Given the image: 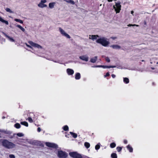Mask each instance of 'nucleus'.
I'll return each mask as SVG.
<instances>
[{
	"mask_svg": "<svg viewBox=\"0 0 158 158\" xmlns=\"http://www.w3.org/2000/svg\"><path fill=\"white\" fill-rule=\"evenodd\" d=\"M63 128V130L65 131H67L69 129V127L67 125L64 126Z\"/></svg>",
	"mask_w": 158,
	"mask_h": 158,
	"instance_id": "31",
	"label": "nucleus"
},
{
	"mask_svg": "<svg viewBox=\"0 0 158 158\" xmlns=\"http://www.w3.org/2000/svg\"><path fill=\"white\" fill-rule=\"evenodd\" d=\"M70 133L72 135L73 137H74V138H76L77 137V135L76 134L71 132H70Z\"/></svg>",
	"mask_w": 158,
	"mask_h": 158,
	"instance_id": "25",
	"label": "nucleus"
},
{
	"mask_svg": "<svg viewBox=\"0 0 158 158\" xmlns=\"http://www.w3.org/2000/svg\"><path fill=\"white\" fill-rule=\"evenodd\" d=\"M110 74L109 73H107L105 75H104V77H106L107 76H109Z\"/></svg>",
	"mask_w": 158,
	"mask_h": 158,
	"instance_id": "37",
	"label": "nucleus"
},
{
	"mask_svg": "<svg viewBox=\"0 0 158 158\" xmlns=\"http://www.w3.org/2000/svg\"><path fill=\"white\" fill-rule=\"evenodd\" d=\"M134 13V11H131V13L132 14H133V13Z\"/></svg>",
	"mask_w": 158,
	"mask_h": 158,
	"instance_id": "48",
	"label": "nucleus"
},
{
	"mask_svg": "<svg viewBox=\"0 0 158 158\" xmlns=\"http://www.w3.org/2000/svg\"><path fill=\"white\" fill-rule=\"evenodd\" d=\"M66 71L68 75H73L74 73L73 70L70 69H68Z\"/></svg>",
	"mask_w": 158,
	"mask_h": 158,
	"instance_id": "12",
	"label": "nucleus"
},
{
	"mask_svg": "<svg viewBox=\"0 0 158 158\" xmlns=\"http://www.w3.org/2000/svg\"><path fill=\"white\" fill-rule=\"evenodd\" d=\"M99 37V36L98 35H89V39H91L93 40H97V38Z\"/></svg>",
	"mask_w": 158,
	"mask_h": 158,
	"instance_id": "13",
	"label": "nucleus"
},
{
	"mask_svg": "<svg viewBox=\"0 0 158 158\" xmlns=\"http://www.w3.org/2000/svg\"><path fill=\"white\" fill-rule=\"evenodd\" d=\"M112 68V66H108V68Z\"/></svg>",
	"mask_w": 158,
	"mask_h": 158,
	"instance_id": "46",
	"label": "nucleus"
},
{
	"mask_svg": "<svg viewBox=\"0 0 158 158\" xmlns=\"http://www.w3.org/2000/svg\"><path fill=\"white\" fill-rule=\"evenodd\" d=\"M58 156L60 158H66L68 156V154L61 151H59L58 152Z\"/></svg>",
	"mask_w": 158,
	"mask_h": 158,
	"instance_id": "5",
	"label": "nucleus"
},
{
	"mask_svg": "<svg viewBox=\"0 0 158 158\" xmlns=\"http://www.w3.org/2000/svg\"><path fill=\"white\" fill-rule=\"evenodd\" d=\"M96 42L104 47H108L110 43L107 39L104 37H100L96 40Z\"/></svg>",
	"mask_w": 158,
	"mask_h": 158,
	"instance_id": "1",
	"label": "nucleus"
},
{
	"mask_svg": "<svg viewBox=\"0 0 158 158\" xmlns=\"http://www.w3.org/2000/svg\"><path fill=\"white\" fill-rule=\"evenodd\" d=\"M9 156L10 158H15V155L13 154L10 155Z\"/></svg>",
	"mask_w": 158,
	"mask_h": 158,
	"instance_id": "35",
	"label": "nucleus"
},
{
	"mask_svg": "<svg viewBox=\"0 0 158 158\" xmlns=\"http://www.w3.org/2000/svg\"><path fill=\"white\" fill-rule=\"evenodd\" d=\"M97 60V56H95L94 57L90 59V61L91 62L94 63L96 62Z\"/></svg>",
	"mask_w": 158,
	"mask_h": 158,
	"instance_id": "15",
	"label": "nucleus"
},
{
	"mask_svg": "<svg viewBox=\"0 0 158 158\" xmlns=\"http://www.w3.org/2000/svg\"><path fill=\"white\" fill-rule=\"evenodd\" d=\"M110 47L114 49H119L121 48L120 46L117 45H113Z\"/></svg>",
	"mask_w": 158,
	"mask_h": 158,
	"instance_id": "14",
	"label": "nucleus"
},
{
	"mask_svg": "<svg viewBox=\"0 0 158 158\" xmlns=\"http://www.w3.org/2000/svg\"><path fill=\"white\" fill-rule=\"evenodd\" d=\"M123 81L126 83L127 84L129 82V80L127 78H124L123 79Z\"/></svg>",
	"mask_w": 158,
	"mask_h": 158,
	"instance_id": "26",
	"label": "nucleus"
},
{
	"mask_svg": "<svg viewBox=\"0 0 158 158\" xmlns=\"http://www.w3.org/2000/svg\"><path fill=\"white\" fill-rule=\"evenodd\" d=\"M116 149H117V151L119 152H120L121 151V150L122 149V148L121 147H117Z\"/></svg>",
	"mask_w": 158,
	"mask_h": 158,
	"instance_id": "33",
	"label": "nucleus"
},
{
	"mask_svg": "<svg viewBox=\"0 0 158 158\" xmlns=\"http://www.w3.org/2000/svg\"><path fill=\"white\" fill-rule=\"evenodd\" d=\"M102 67L103 68H104V69L108 68V66L102 65Z\"/></svg>",
	"mask_w": 158,
	"mask_h": 158,
	"instance_id": "39",
	"label": "nucleus"
},
{
	"mask_svg": "<svg viewBox=\"0 0 158 158\" xmlns=\"http://www.w3.org/2000/svg\"><path fill=\"white\" fill-rule=\"evenodd\" d=\"M16 27L19 28V29H20L23 31L24 32L25 31V29L23 27H22L21 25H16Z\"/></svg>",
	"mask_w": 158,
	"mask_h": 158,
	"instance_id": "21",
	"label": "nucleus"
},
{
	"mask_svg": "<svg viewBox=\"0 0 158 158\" xmlns=\"http://www.w3.org/2000/svg\"><path fill=\"white\" fill-rule=\"evenodd\" d=\"M79 58L81 60L85 61H88L89 59L88 57L86 55H83L80 56Z\"/></svg>",
	"mask_w": 158,
	"mask_h": 158,
	"instance_id": "11",
	"label": "nucleus"
},
{
	"mask_svg": "<svg viewBox=\"0 0 158 158\" xmlns=\"http://www.w3.org/2000/svg\"><path fill=\"white\" fill-rule=\"evenodd\" d=\"M25 44L26 45L27 47H29H29H30V45H28L27 43H26Z\"/></svg>",
	"mask_w": 158,
	"mask_h": 158,
	"instance_id": "45",
	"label": "nucleus"
},
{
	"mask_svg": "<svg viewBox=\"0 0 158 158\" xmlns=\"http://www.w3.org/2000/svg\"><path fill=\"white\" fill-rule=\"evenodd\" d=\"M81 75L79 73H77L75 75V78L76 80H79L80 78Z\"/></svg>",
	"mask_w": 158,
	"mask_h": 158,
	"instance_id": "18",
	"label": "nucleus"
},
{
	"mask_svg": "<svg viewBox=\"0 0 158 158\" xmlns=\"http://www.w3.org/2000/svg\"><path fill=\"white\" fill-rule=\"evenodd\" d=\"M14 126L17 129H19L21 127L20 124L19 123H16L14 125Z\"/></svg>",
	"mask_w": 158,
	"mask_h": 158,
	"instance_id": "27",
	"label": "nucleus"
},
{
	"mask_svg": "<svg viewBox=\"0 0 158 158\" xmlns=\"http://www.w3.org/2000/svg\"><path fill=\"white\" fill-rule=\"evenodd\" d=\"M45 144L47 146L50 148H56L57 147V145L53 143L46 142Z\"/></svg>",
	"mask_w": 158,
	"mask_h": 158,
	"instance_id": "9",
	"label": "nucleus"
},
{
	"mask_svg": "<svg viewBox=\"0 0 158 158\" xmlns=\"http://www.w3.org/2000/svg\"><path fill=\"white\" fill-rule=\"evenodd\" d=\"M28 43L31 45L30 46V47L29 48L33 49L32 47H34L35 48H37L38 49H42V47L40 45L38 44H37L35 43L32 41H29L28 42Z\"/></svg>",
	"mask_w": 158,
	"mask_h": 158,
	"instance_id": "4",
	"label": "nucleus"
},
{
	"mask_svg": "<svg viewBox=\"0 0 158 158\" xmlns=\"http://www.w3.org/2000/svg\"><path fill=\"white\" fill-rule=\"evenodd\" d=\"M55 4V3L54 2L50 3L49 4V7L51 9L53 8Z\"/></svg>",
	"mask_w": 158,
	"mask_h": 158,
	"instance_id": "19",
	"label": "nucleus"
},
{
	"mask_svg": "<svg viewBox=\"0 0 158 158\" xmlns=\"http://www.w3.org/2000/svg\"><path fill=\"white\" fill-rule=\"evenodd\" d=\"M112 68H116V66H112Z\"/></svg>",
	"mask_w": 158,
	"mask_h": 158,
	"instance_id": "47",
	"label": "nucleus"
},
{
	"mask_svg": "<svg viewBox=\"0 0 158 158\" xmlns=\"http://www.w3.org/2000/svg\"><path fill=\"white\" fill-rule=\"evenodd\" d=\"M0 21L2 23H4L6 25H8L9 24V23L8 21L4 20L1 16H0Z\"/></svg>",
	"mask_w": 158,
	"mask_h": 158,
	"instance_id": "16",
	"label": "nucleus"
},
{
	"mask_svg": "<svg viewBox=\"0 0 158 158\" xmlns=\"http://www.w3.org/2000/svg\"><path fill=\"white\" fill-rule=\"evenodd\" d=\"M102 6V4H101L100 5V6Z\"/></svg>",
	"mask_w": 158,
	"mask_h": 158,
	"instance_id": "49",
	"label": "nucleus"
},
{
	"mask_svg": "<svg viewBox=\"0 0 158 158\" xmlns=\"http://www.w3.org/2000/svg\"><path fill=\"white\" fill-rule=\"evenodd\" d=\"M5 10L6 11L9 12L10 13H14V12L12 11L10 8H6L5 9Z\"/></svg>",
	"mask_w": 158,
	"mask_h": 158,
	"instance_id": "23",
	"label": "nucleus"
},
{
	"mask_svg": "<svg viewBox=\"0 0 158 158\" xmlns=\"http://www.w3.org/2000/svg\"><path fill=\"white\" fill-rule=\"evenodd\" d=\"M84 146L87 148H89L90 146V144L88 142H85L84 143Z\"/></svg>",
	"mask_w": 158,
	"mask_h": 158,
	"instance_id": "22",
	"label": "nucleus"
},
{
	"mask_svg": "<svg viewBox=\"0 0 158 158\" xmlns=\"http://www.w3.org/2000/svg\"><path fill=\"white\" fill-rule=\"evenodd\" d=\"M59 30L60 32L62 35L65 36L68 39H70V37L69 35L66 33L65 31L61 28L60 27L59 28Z\"/></svg>",
	"mask_w": 158,
	"mask_h": 158,
	"instance_id": "7",
	"label": "nucleus"
},
{
	"mask_svg": "<svg viewBox=\"0 0 158 158\" xmlns=\"http://www.w3.org/2000/svg\"><path fill=\"white\" fill-rule=\"evenodd\" d=\"M100 143H99L98 144L96 145L95 146V149L96 150L99 149L100 148Z\"/></svg>",
	"mask_w": 158,
	"mask_h": 158,
	"instance_id": "30",
	"label": "nucleus"
},
{
	"mask_svg": "<svg viewBox=\"0 0 158 158\" xmlns=\"http://www.w3.org/2000/svg\"><path fill=\"white\" fill-rule=\"evenodd\" d=\"M111 157L112 158H117V156L115 153H113L111 154Z\"/></svg>",
	"mask_w": 158,
	"mask_h": 158,
	"instance_id": "29",
	"label": "nucleus"
},
{
	"mask_svg": "<svg viewBox=\"0 0 158 158\" xmlns=\"http://www.w3.org/2000/svg\"><path fill=\"white\" fill-rule=\"evenodd\" d=\"M102 65H97L95 67H102Z\"/></svg>",
	"mask_w": 158,
	"mask_h": 158,
	"instance_id": "43",
	"label": "nucleus"
},
{
	"mask_svg": "<svg viewBox=\"0 0 158 158\" xmlns=\"http://www.w3.org/2000/svg\"><path fill=\"white\" fill-rule=\"evenodd\" d=\"M116 145V144L114 143L113 142L110 143V147L111 148H113L115 147Z\"/></svg>",
	"mask_w": 158,
	"mask_h": 158,
	"instance_id": "28",
	"label": "nucleus"
},
{
	"mask_svg": "<svg viewBox=\"0 0 158 158\" xmlns=\"http://www.w3.org/2000/svg\"><path fill=\"white\" fill-rule=\"evenodd\" d=\"M28 120L31 123H32L33 122L32 118L31 117H29L28 118Z\"/></svg>",
	"mask_w": 158,
	"mask_h": 158,
	"instance_id": "34",
	"label": "nucleus"
},
{
	"mask_svg": "<svg viewBox=\"0 0 158 158\" xmlns=\"http://www.w3.org/2000/svg\"><path fill=\"white\" fill-rule=\"evenodd\" d=\"M2 145L7 149H12L15 147V145L7 140H3L2 142Z\"/></svg>",
	"mask_w": 158,
	"mask_h": 158,
	"instance_id": "2",
	"label": "nucleus"
},
{
	"mask_svg": "<svg viewBox=\"0 0 158 158\" xmlns=\"http://www.w3.org/2000/svg\"><path fill=\"white\" fill-rule=\"evenodd\" d=\"M111 76L113 78H114L115 77V75L113 74H112Z\"/></svg>",
	"mask_w": 158,
	"mask_h": 158,
	"instance_id": "42",
	"label": "nucleus"
},
{
	"mask_svg": "<svg viewBox=\"0 0 158 158\" xmlns=\"http://www.w3.org/2000/svg\"><path fill=\"white\" fill-rule=\"evenodd\" d=\"M17 135L19 137H22L24 136V134L22 133H19L17 134Z\"/></svg>",
	"mask_w": 158,
	"mask_h": 158,
	"instance_id": "32",
	"label": "nucleus"
},
{
	"mask_svg": "<svg viewBox=\"0 0 158 158\" xmlns=\"http://www.w3.org/2000/svg\"><path fill=\"white\" fill-rule=\"evenodd\" d=\"M0 132L2 131V130H0Z\"/></svg>",
	"mask_w": 158,
	"mask_h": 158,
	"instance_id": "50",
	"label": "nucleus"
},
{
	"mask_svg": "<svg viewBox=\"0 0 158 158\" xmlns=\"http://www.w3.org/2000/svg\"><path fill=\"white\" fill-rule=\"evenodd\" d=\"M69 155L74 158H81V155L79 154H78L77 152H71L69 153Z\"/></svg>",
	"mask_w": 158,
	"mask_h": 158,
	"instance_id": "6",
	"label": "nucleus"
},
{
	"mask_svg": "<svg viewBox=\"0 0 158 158\" xmlns=\"http://www.w3.org/2000/svg\"><path fill=\"white\" fill-rule=\"evenodd\" d=\"M47 2V1L44 0L41 1L40 2L38 5V6L40 8H43L44 7H47V5L46 4H44V3H46Z\"/></svg>",
	"mask_w": 158,
	"mask_h": 158,
	"instance_id": "8",
	"label": "nucleus"
},
{
	"mask_svg": "<svg viewBox=\"0 0 158 158\" xmlns=\"http://www.w3.org/2000/svg\"><path fill=\"white\" fill-rule=\"evenodd\" d=\"M128 26H136L137 27H138L139 26V25H136V24H133V25H132V24H129L128 25Z\"/></svg>",
	"mask_w": 158,
	"mask_h": 158,
	"instance_id": "36",
	"label": "nucleus"
},
{
	"mask_svg": "<svg viewBox=\"0 0 158 158\" xmlns=\"http://www.w3.org/2000/svg\"><path fill=\"white\" fill-rule=\"evenodd\" d=\"M2 34L5 36L6 37L8 40L10 42H15V40L13 38V37H10V36H9V35H7L4 32H2Z\"/></svg>",
	"mask_w": 158,
	"mask_h": 158,
	"instance_id": "10",
	"label": "nucleus"
},
{
	"mask_svg": "<svg viewBox=\"0 0 158 158\" xmlns=\"http://www.w3.org/2000/svg\"><path fill=\"white\" fill-rule=\"evenodd\" d=\"M124 143L125 144H127V140L124 139L123 141Z\"/></svg>",
	"mask_w": 158,
	"mask_h": 158,
	"instance_id": "40",
	"label": "nucleus"
},
{
	"mask_svg": "<svg viewBox=\"0 0 158 158\" xmlns=\"http://www.w3.org/2000/svg\"><path fill=\"white\" fill-rule=\"evenodd\" d=\"M21 124L24 125L27 127H28V123L26 121L21 122L20 123Z\"/></svg>",
	"mask_w": 158,
	"mask_h": 158,
	"instance_id": "20",
	"label": "nucleus"
},
{
	"mask_svg": "<svg viewBox=\"0 0 158 158\" xmlns=\"http://www.w3.org/2000/svg\"><path fill=\"white\" fill-rule=\"evenodd\" d=\"M14 20L17 22H19L20 23L22 24L23 23V20H20V19H14Z\"/></svg>",
	"mask_w": 158,
	"mask_h": 158,
	"instance_id": "24",
	"label": "nucleus"
},
{
	"mask_svg": "<svg viewBox=\"0 0 158 158\" xmlns=\"http://www.w3.org/2000/svg\"><path fill=\"white\" fill-rule=\"evenodd\" d=\"M111 39H112L113 40H115V39H116V37H111Z\"/></svg>",
	"mask_w": 158,
	"mask_h": 158,
	"instance_id": "44",
	"label": "nucleus"
},
{
	"mask_svg": "<svg viewBox=\"0 0 158 158\" xmlns=\"http://www.w3.org/2000/svg\"><path fill=\"white\" fill-rule=\"evenodd\" d=\"M120 4L121 2H115V5L113 6V9L114 10L116 13H119L121 10V6Z\"/></svg>",
	"mask_w": 158,
	"mask_h": 158,
	"instance_id": "3",
	"label": "nucleus"
},
{
	"mask_svg": "<svg viewBox=\"0 0 158 158\" xmlns=\"http://www.w3.org/2000/svg\"><path fill=\"white\" fill-rule=\"evenodd\" d=\"M37 131L39 132H40L41 131V129L40 127H39L38 128Z\"/></svg>",
	"mask_w": 158,
	"mask_h": 158,
	"instance_id": "41",
	"label": "nucleus"
},
{
	"mask_svg": "<svg viewBox=\"0 0 158 158\" xmlns=\"http://www.w3.org/2000/svg\"><path fill=\"white\" fill-rule=\"evenodd\" d=\"M106 60L108 62H110V60L108 57H107V58H106Z\"/></svg>",
	"mask_w": 158,
	"mask_h": 158,
	"instance_id": "38",
	"label": "nucleus"
},
{
	"mask_svg": "<svg viewBox=\"0 0 158 158\" xmlns=\"http://www.w3.org/2000/svg\"><path fill=\"white\" fill-rule=\"evenodd\" d=\"M127 148L130 152H133V149L132 148L131 146H130V145H128L127 146Z\"/></svg>",
	"mask_w": 158,
	"mask_h": 158,
	"instance_id": "17",
	"label": "nucleus"
}]
</instances>
